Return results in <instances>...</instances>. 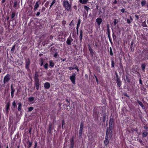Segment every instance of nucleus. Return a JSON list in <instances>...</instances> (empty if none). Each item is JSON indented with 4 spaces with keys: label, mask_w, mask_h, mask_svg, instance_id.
Here are the masks:
<instances>
[{
    "label": "nucleus",
    "mask_w": 148,
    "mask_h": 148,
    "mask_svg": "<svg viewBox=\"0 0 148 148\" xmlns=\"http://www.w3.org/2000/svg\"><path fill=\"white\" fill-rule=\"evenodd\" d=\"M62 5L66 10L70 11L71 8V4L67 0H64L62 2Z\"/></svg>",
    "instance_id": "obj_1"
},
{
    "label": "nucleus",
    "mask_w": 148,
    "mask_h": 148,
    "mask_svg": "<svg viewBox=\"0 0 148 148\" xmlns=\"http://www.w3.org/2000/svg\"><path fill=\"white\" fill-rule=\"evenodd\" d=\"M10 79V75L8 74L5 76L3 79V83L4 84H6L9 82Z\"/></svg>",
    "instance_id": "obj_2"
},
{
    "label": "nucleus",
    "mask_w": 148,
    "mask_h": 148,
    "mask_svg": "<svg viewBox=\"0 0 148 148\" xmlns=\"http://www.w3.org/2000/svg\"><path fill=\"white\" fill-rule=\"evenodd\" d=\"M35 85L36 89L37 90H38L39 89V88L40 85V82L37 76H36L35 78Z\"/></svg>",
    "instance_id": "obj_3"
},
{
    "label": "nucleus",
    "mask_w": 148,
    "mask_h": 148,
    "mask_svg": "<svg viewBox=\"0 0 148 148\" xmlns=\"http://www.w3.org/2000/svg\"><path fill=\"white\" fill-rule=\"evenodd\" d=\"M108 133V130H107L106 133V139L104 141V143L105 145L107 146L109 144Z\"/></svg>",
    "instance_id": "obj_4"
},
{
    "label": "nucleus",
    "mask_w": 148,
    "mask_h": 148,
    "mask_svg": "<svg viewBox=\"0 0 148 148\" xmlns=\"http://www.w3.org/2000/svg\"><path fill=\"white\" fill-rule=\"evenodd\" d=\"M25 68L27 69H29V66L30 65V61L29 59L28 58L27 59H26L25 60Z\"/></svg>",
    "instance_id": "obj_5"
},
{
    "label": "nucleus",
    "mask_w": 148,
    "mask_h": 148,
    "mask_svg": "<svg viewBox=\"0 0 148 148\" xmlns=\"http://www.w3.org/2000/svg\"><path fill=\"white\" fill-rule=\"evenodd\" d=\"M76 76V74L75 73H73L70 77V79L72 83L74 84L75 83V78Z\"/></svg>",
    "instance_id": "obj_6"
},
{
    "label": "nucleus",
    "mask_w": 148,
    "mask_h": 148,
    "mask_svg": "<svg viewBox=\"0 0 148 148\" xmlns=\"http://www.w3.org/2000/svg\"><path fill=\"white\" fill-rule=\"evenodd\" d=\"M116 76L117 77L116 79V83L117 84V85L118 87H120L121 86V84L120 79L118 77V75H116Z\"/></svg>",
    "instance_id": "obj_7"
},
{
    "label": "nucleus",
    "mask_w": 148,
    "mask_h": 148,
    "mask_svg": "<svg viewBox=\"0 0 148 148\" xmlns=\"http://www.w3.org/2000/svg\"><path fill=\"white\" fill-rule=\"evenodd\" d=\"M73 40V39L71 38H68L66 42L67 44L69 45H71V42Z\"/></svg>",
    "instance_id": "obj_8"
},
{
    "label": "nucleus",
    "mask_w": 148,
    "mask_h": 148,
    "mask_svg": "<svg viewBox=\"0 0 148 148\" xmlns=\"http://www.w3.org/2000/svg\"><path fill=\"white\" fill-rule=\"evenodd\" d=\"M96 22H97L98 25H100L102 22V19L100 18H97L96 20Z\"/></svg>",
    "instance_id": "obj_9"
},
{
    "label": "nucleus",
    "mask_w": 148,
    "mask_h": 148,
    "mask_svg": "<svg viewBox=\"0 0 148 148\" xmlns=\"http://www.w3.org/2000/svg\"><path fill=\"white\" fill-rule=\"evenodd\" d=\"M71 143V147L70 148H73L74 145V140L73 138H71L70 140Z\"/></svg>",
    "instance_id": "obj_10"
},
{
    "label": "nucleus",
    "mask_w": 148,
    "mask_h": 148,
    "mask_svg": "<svg viewBox=\"0 0 148 148\" xmlns=\"http://www.w3.org/2000/svg\"><path fill=\"white\" fill-rule=\"evenodd\" d=\"M44 86L46 89H48L50 87V84L48 82H46L45 83Z\"/></svg>",
    "instance_id": "obj_11"
},
{
    "label": "nucleus",
    "mask_w": 148,
    "mask_h": 148,
    "mask_svg": "<svg viewBox=\"0 0 148 148\" xmlns=\"http://www.w3.org/2000/svg\"><path fill=\"white\" fill-rule=\"evenodd\" d=\"M39 7V3L38 1L36 2L35 5L34 7V10H36Z\"/></svg>",
    "instance_id": "obj_12"
},
{
    "label": "nucleus",
    "mask_w": 148,
    "mask_h": 148,
    "mask_svg": "<svg viewBox=\"0 0 148 148\" xmlns=\"http://www.w3.org/2000/svg\"><path fill=\"white\" fill-rule=\"evenodd\" d=\"M88 1V0H79V2L83 4L86 3Z\"/></svg>",
    "instance_id": "obj_13"
},
{
    "label": "nucleus",
    "mask_w": 148,
    "mask_h": 148,
    "mask_svg": "<svg viewBox=\"0 0 148 148\" xmlns=\"http://www.w3.org/2000/svg\"><path fill=\"white\" fill-rule=\"evenodd\" d=\"M80 23H81V21L80 19H79L78 20V22L77 24V28H76L77 34L78 33V28L79 26Z\"/></svg>",
    "instance_id": "obj_14"
},
{
    "label": "nucleus",
    "mask_w": 148,
    "mask_h": 148,
    "mask_svg": "<svg viewBox=\"0 0 148 148\" xmlns=\"http://www.w3.org/2000/svg\"><path fill=\"white\" fill-rule=\"evenodd\" d=\"M112 119H110V122H109V126H110V129L111 130L112 129Z\"/></svg>",
    "instance_id": "obj_15"
},
{
    "label": "nucleus",
    "mask_w": 148,
    "mask_h": 148,
    "mask_svg": "<svg viewBox=\"0 0 148 148\" xmlns=\"http://www.w3.org/2000/svg\"><path fill=\"white\" fill-rule=\"evenodd\" d=\"M83 36V32L82 30H81L80 31V34L79 36L80 40L81 41H82V37Z\"/></svg>",
    "instance_id": "obj_16"
},
{
    "label": "nucleus",
    "mask_w": 148,
    "mask_h": 148,
    "mask_svg": "<svg viewBox=\"0 0 148 148\" xmlns=\"http://www.w3.org/2000/svg\"><path fill=\"white\" fill-rule=\"evenodd\" d=\"M49 65L51 67H53L54 66V63L52 62V60H50L49 61Z\"/></svg>",
    "instance_id": "obj_17"
},
{
    "label": "nucleus",
    "mask_w": 148,
    "mask_h": 148,
    "mask_svg": "<svg viewBox=\"0 0 148 148\" xmlns=\"http://www.w3.org/2000/svg\"><path fill=\"white\" fill-rule=\"evenodd\" d=\"M146 65L145 64H142L141 65V68L143 71H145V68Z\"/></svg>",
    "instance_id": "obj_18"
},
{
    "label": "nucleus",
    "mask_w": 148,
    "mask_h": 148,
    "mask_svg": "<svg viewBox=\"0 0 148 148\" xmlns=\"http://www.w3.org/2000/svg\"><path fill=\"white\" fill-rule=\"evenodd\" d=\"M52 124L50 123L49 125V130L48 132L49 133H50L51 130V127H52Z\"/></svg>",
    "instance_id": "obj_19"
},
{
    "label": "nucleus",
    "mask_w": 148,
    "mask_h": 148,
    "mask_svg": "<svg viewBox=\"0 0 148 148\" xmlns=\"http://www.w3.org/2000/svg\"><path fill=\"white\" fill-rule=\"evenodd\" d=\"M22 106V104L21 103H18V111H20L21 110V107Z\"/></svg>",
    "instance_id": "obj_20"
},
{
    "label": "nucleus",
    "mask_w": 148,
    "mask_h": 148,
    "mask_svg": "<svg viewBox=\"0 0 148 148\" xmlns=\"http://www.w3.org/2000/svg\"><path fill=\"white\" fill-rule=\"evenodd\" d=\"M148 133L147 132H144L143 133V137H146L148 135Z\"/></svg>",
    "instance_id": "obj_21"
},
{
    "label": "nucleus",
    "mask_w": 148,
    "mask_h": 148,
    "mask_svg": "<svg viewBox=\"0 0 148 148\" xmlns=\"http://www.w3.org/2000/svg\"><path fill=\"white\" fill-rule=\"evenodd\" d=\"M11 93H14L15 91L12 85L11 86Z\"/></svg>",
    "instance_id": "obj_22"
},
{
    "label": "nucleus",
    "mask_w": 148,
    "mask_h": 148,
    "mask_svg": "<svg viewBox=\"0 0 148 148\" xmlns=\"http://www.w3.org/2000/svg\"><path fill=\"white\" fill-rule=\"evenodd\" d=\"M15 45H14L12 47V48L11 49V53H13L14 52V51L15 50Z\"/></svg>",
    "instance_id": "obj_23"
},
{
    "label": "nucleus",
    "mask_w": 148,
    "mask_h": 148,
    "mask_svg": "<svg viewBox=\"0 0 148 148\" xmlns=\"http://www.w3.org/2000/svg\"><path fill=\"white\" fill-rule=\"evenodd\" d=\"M10 106V103L8 102L6 106V110L7 112Z\"/></svg>",
    "instance_id": "obj_24"
},
{
    "label": "nucleus",
    "mask_w": 148,
    "mask_h": 148,
    "mask_svg": "<svg viewBox=\"0 0 148 148\" xmlns=\"http://www.w3.org/2000/svg\"><path fill=\"white\" fill-rule=\"evenodd\" d=\"M34 99V97H30L29 98L28 100L30 102H32L33 101Z\"/></svg>",
    "instance_id": "obj_25"
},
{
    "label": "nucleus",
    "mask_w": 148,
    "mask_h": 148,
    "mask_svg": "<svg viewBox=\"0 0 148 148\" xmlns=\"http://www.w3.org/2000/svg\"><path fill=\"white\" fill-rule=\"evenodd\" d=\"M138 103L142 108L143 107V106L142 102H140L139 100H138Z\"/></svg>",
    "instance_id": "obj_26"
},
{
    "label": "nucleus",
    "mask_w": 148,
    "mask_h": 148,
    "mask_svg": "<svg viewBox=\"0 0 148 148\" xmlns=\"http://www.w3.org/2000/svg\"><path fill=\"white\" fill-rule=\"evenodd\" d=\"M56 0H53V1L52 2V3H51L50 6L49 8V9H50L51 7L53 5V4L56 3Z\"/></svg>",
    "instance_id": "obj_27"
},
{
    "label": "nucleus",
    "mask_w": 148,
    "mask_h": 148,
    "mask_svg": "<svg viewBox=\"0 0 148 148\" xmlns=\"http://www.w3.org/2000/svg\"><path fill=\"white\" fill-rule=\"evenodd\" d=\"M141 5L142 6L144 5L146 3V1L145 0H143L141 1Z\"/></svg>",
    "instance_id": "obj_28"
},
{
    "label": "nucleus",
    "mask_w": 148,
    "mask_h": 148,
    "mask_svg": "<svg viewBox=\"0 0 148 148\" xmlns=\"http://www.w3.org/2000/svg\"><path fill=\"white\" fill-rule=\"evenodd\" d=\"M83 126L84 125L83 123H81L80 125L79 130H82L83 129Z\"/></svg>",
    "instance_id": "obj_29"
},
{
    "label": "nucleus",
    "mask_w": 148,
    "mask_h": 148,
    "mask_svg": "<svg viewBox=\"0 0 148 148\" xmlns=\"http://www.w3.org/2000/svg\"><path fill=\"white\" fill-rule=\"evenodd\" d=\"M84 8L87 11L90 9L86 5L84 6Z\"/></svg>",
    "instance_id": "obj_30"
},
{
    "label": "nucleus",
    "mask_w": 148,
    "mask_h": 148,
    "mask_svg": "<svg viewBox=\"0 0 148 148\" xmlns=\"http://www.w3.org/2000/svg\"><path fill=\"white\" fill-rule=\"evenodd\" d=\"M28 143H29V144L28 145V146L29 148L32 146V143L30 141H29Z\"/></svg>",
    "instance_id": "obj_31"
},
{
    "label": "nucleus",
    "mask_w": 148,
    "mask_h": 148,
    "mask_svg": "<svg viewBox=\"0 0 148 148\" xmlns=\"http://www.w3.org/2000/svg\"><path fill=\"white\" fill-rule=\"evenodd\" d=\"M49 2L47 1L46 3L45 4V6L46 7H48L49 5Z\"/></svg>",
    "instance_id": "obj_32"
},
{
    "label": "nucleus",
    "mask_w": 148,
    "mask_h": 148,
    "mask_svg": "<svg viewBox=\"0 0 148 148\" xmlns=\"http://www.w3.org/2000/svg\"><path fill=\"white\" fill-rule=\"evenodd\" d=\"M34 109L33 107H30L28 108V111L29 112L32 111Z\"/></svg>",
    "instance_id": "obj_33"
},
{
    "label": "nucleus",
    "mask_w": 148,
    "mask_h": 148,
    "mask_svg": "<svg viewBox=\"0 0 148 148\" xmlns=\"http://www.w3.org/2000/svg\"><path fill=\"white\" fill-rule=\"evenodd\" d=\"M110 55L111 56H112L113 55V53H112V49H111V47L110 48Z\"/></svg>",
    "instance_id": "obj_34"
},
{
    "label": "nucleus",
    "mask_w": 148,
    "mask_h": 148,
    "mask_svg": "<svg viewBox=\"0 0 148 148\" xmlns=\"http://www.w3.org/2000/svg\"><path fill=\"white\" fill-rule=\"evenodd\" d=\"M16 106V103L15 101H14L12 103V107H13L14 108H15Z\"/></svg>",
    "instance_id": "obj_35"
},
{
    "label": "nucleus",
    "mask_w": 148,
    "mask_h": 148,
    "mask_svg": "<svg viewBox=\"0 0 148 148\" xmlns=\"http://www.w3.org/2000/svg\"><path fill=\"white\" fill-rule=\"evenodd\" d=\"M48 67V64L47 63H46L44 66V68L46 69H47Z\"/></svg>",
    "instance_id": "obj_36"
},
{
    "label": "nucleus",
    "mask_w": 148,
    "mask_h": 148,
    "mask_svg": "<svg viewBox=\"0 0 148 148\" xmlns=\"http://www.w3.org/2000/svg\"><path fill=\"white\" fill-rule=\"evenodd\" d=\"M114 63L113 60H112L111 61V65L112 67H114Z\"/></svg>",
    "instance_id": "obj_37"
},
{
    "label": "nucleus",
    "mask_w": 148,
    "mask_h": 148,
    "mask_svg": "<svg viewBox=\"0 0 148 148\" xmlns=\"http://www.w3.org/2000/svg\"><path fill=\"white\" fill-rule=\"evenodd\" d=\"M82 130H79V135L80 136H81L82 133Z\"/></svg>",
    "instance_id": "obj_38"
},
{
    "label": "nucleus",
    "mask_w": 148,
    "mask_h": 148,
    "mask_svg": "<svg viewBox=\"0 0 148 148\" xmlns=\"http://www.w3.org/2000/svg\"><path fill=\"white\" fill-rule=\"evenodd\" d=\"M43 60H41L40 61V66H42L43 65Z\"/></svg>",
    "instance_id": "obj_39"
},
{
    "label": "nucleus",
    "mask_w": 148,
    "mask_h": 148,
    "mask_svg": "<svg viewBox=\"0 0 148 148\" xmlns=\"http://www.w3.org/2000/svg\"><path fill=\"white\" fill-rule=\"evenodd\" d=\"M114 25H115L116 24L117 22L116 20V19H114Z\"/></svg>",
    "instance_id": "obj_40"
},
{
    "label": "nucleus",
    "mask_w": 148,
    "mask_h": 148,
    "mask_svg": "<svg viewBox=\"0 0 148 148\" xmlns=\"http://www.w3.org/2000/svg\"><path fill=\"white\" fill-rule=\"evenodd\" d=\"M89 49L90 50V53H92L93 52L92 50V49H91L90 48H89Z\"/></svg>",
    "instance_id": "obj_41"
},
{
    "label": "nucleus",
    "mask_w": 148,
    "mask_h": 148,
    "mask_svg": "<svg viewBox=\"0 0 148 148\" xmlns=\"http://www.w3.org/2000/svg\"><path fill=\"white\" fill-rule=\"evenodd\" d=\"M68 69L69 70H71L74 69V68L72 67H71L68 68Z\"/></svg>",
    "instance_id": "obj_42"
},
{
    "label": "nucleus",
    "mask_w": 148,
    "mask_h": 148,
    "mask_svg": "<svg viewBox=\"0 0 148 148\" xmlns=\"http://www.w3.org/2000/svg\"><path fill=\"white\" fill-rule=\"evenodd\" d=\"M37 142L35 141V146H34V148H36L37 146Z\"/></svg>",
    "instance_id": "obj_43"
},
{
    "label": "nucleus",
    "mask_w": 148,
    "mask_h": 148,
    "mask_svg": "<svg viewBox=\"0 0 148 148\" xmlns=\"http://www.w3.org/2000/svg\"><path fill=\"white\" fill-rule=\"evenodd\" d=\"M14 16H15V14L14 13H13L12 14V16H11L12 18H13L14 17Z\"/></svg>",
    "instance_id": "obj_44"
},
{
    "label": "nucleus",
    "mask_w": 148,
    "mask_h": 148,
    "mask_svg": "<svg viewBox=\"0 0 148 148\" xmlns=\"http://www.w3.org/2000/svg\"><path fill=\"white\" fill-rule=\"evenodd\" d=\"M127 22L128 24H130V21L129 19H127Z\"/></svg>",
    "instance_id": "obj_45"
},
{
    "label": "nucleus",
    "mask_w": 148,
    "mask_h": 148,
    "mask_svg": "<svg viewBox=\"0 0 148 148\" xmlns=\"http://www.w3.org/2000/svg\"><path fill=\"white\" fill-rule=\"evenodd\" d=\"M37 76V77H38V74L37 73V72L35 74V76L34 77V79H35V78Z\"/></svg>",
    "instance_id": "obj_46"
},
{
    "label": "nucleus",
    "mask_w": 148,
    "mask_h": 148,
    "mask_svg": "<svg viewBox=\"0 0 148 148\" xmlns=\"http://www.w3.org/2000/svg\"><path fill=\"white\" fill-rule=\"evenodd\" d=\"M40 12H37V14H36V15L37 16H39L40 15Z\"/></svg>",
    "instance_id": "obj_47"
},
{
    "label": "nucleus",
    "mask_w": 148,
    "mask_h": 148,
    "mask_svg": "<svg viewBox=\"0 0 148 148\" xmlns=\"http://www.w3.org/2000/svg\"><path fill=\"white\" fill-rule=\"evenodd\" d=\"M136 18L137 19H138L139 18V16L138 15H136L135 16Z\"/></svg>",
    "instance_id": "obj_48"
},
{
    "label": "nucleus",
    "mask_w": 148,
    "mask_h": 148,
    "mask_svg": "<svg viewBox=\"0 0 148 148\" xmlns=\"http://www.w3.org/2000/svg\"><path fill=\"white\" fill-rule=\"evenodd\" d=\"M125 11V9L124 8H123L121 10V12H124Z\"/></svg>",
    "instance_id": "obj_49"
},
{
    "label": "nucleus",
    "mask_w": 148,
    "mask_h": 148,
    "mask_svg": "<svg viewBox=\"0 0 148 148\" xmlns=\"http://www.w3.org/2000/svg\"><path fill=\"white\" fill-rule=\"evenodd\" d=\"M95 77L96 80V81H97V82L98 83V81L97 78L96 76H95Z\"/></svg>",
    "instance_id": "obj_50"
},
{
    "label": "nucleus",
    "mask_w": 148,
    "mask_h": 148,
    "mask_svg": "<svg viewBox=\"0 0 148 148\" xmlns=\"http://www.w3.org/2000/svg\"><path fill=\"white\" fill-rule=\"evenodd\" d=\"M64 123V120H63L62 121V128H63V127Z\"/></svg>",
    "instance_id": "obj_51"
},
{
    "label": "nucleus",
    "mask_w": 148,
    "mask_h": 148,
    "mask_svg": "<svg viewBox=\"0 0 148 148\" xmlns=\"http://www.w3.org/2000/svg\"><path fill=\"white\" fill-rule=\"evenodd\" d=\"M58 56V54L57 53H55L54 55V57H56Z\"/></svg>",
    "instance_id": "obj_52"
},
{
    "label": "nucleus",
    "mask_w": 148,
    "mask_h": 148,
    "mask_svg": "<svg viewBox=\"0 0 148 148\" xmlns=\"http://www.w3.org/2000/svg\"><path fill=\"white\" fill-rule=\"evenodd\" d=\"M74 69H76L77 70V71H79V69H78V67H77V66H76V67H75V68H74Z\"/></svg>",
    "instance_id": "obj_53"
},
{
    "label": "nucleus",
    "mask_w": 148,
    "mask_h": 148,
    "mask_svg": "<svg viewBox=\"0 0 148 148\" xmlns=\"http://www.w3.org/2000/svg\"><path fill=\"white\" fill-rule=\"evenodd\" d=\"M144 128L146 130H148V127L146 126H145Z\"/></svg>",
    "instance_id": "obj_54"
},
{
    "label": "nucleus",
    "mask_w": 148,
    "mask_h": 148,
    "mask_svg": "<svg viewBox=\"0 0 148 148\" xmlns=\"http://www.w3.org/2000/svg\"><path fill=\"white\" fill-rule=\"evenodd\" d=\"M113 3L114 4H116L117 3V1L116 0H115L114 2Z\"/></svg>",
    "instance_id": "obj_55"
},
{
    "label": "nucleus",
    "mask_w": 148,
    "mask_h": 148,
    "mask_svg": "<svg viewBox=\"0 0 148 148\" xmlns=\"http://www.w3.org/2000/svg\"><path fill=\"white\" fill-rule=\"evenodd\" d=\"M62 23L63 24H65L66 23V21H62Z\"/></svg>",
    "instance_id": "obj_56"
},
{
    "label": "nucleus",
    "mask_w": 148,
    "mask_h": 148,
    "mask_svg": "<svg viewBox=\"0 0 148 148\" xmlns=\"http://www.w3.org/2000/svg\"><path fill=\"white\" fill-rule=\"evenodd\" d=\"M45 8H42V11L43 12V11H44L45 10Z\"/></svg>",
    "instance_id": "obj_57"
},
{
    "label": "nucleus",
    "mask_w": 148,
    "mask_h": 148,
    "mask_svg": "<svg viewBox=\"0 0 148 148\" xmlns=\"http://www.w3.org/2000/svg\"><path fill=\"white\" fill-rule=\"evenodd\" d=\"M11 95L12 97H14V93H11Z\"/></svg>",
    "instance_id": "obj_58"
},
{
    "label": "nucleus",
    "mask_w": 148,
    "mask_h": 148,
    "mask_svg": "<svg viewBox=\"0 0 148 148\" xmlns=\"http://www.w3.org/2000/svg\"><path fill=\"white\" fill-rule=\"evenodd\" d=\"M139 82L140 84H142V82L141 79L139 80Z\"/></svg>",
    "instance_id": "obj_59"
},
{
    "label": "nucleus",
    "mask_w": 148,
    "mask_h": 148,
    "mask_svg": "<svg viewBox=\"0 0 148 148\" xmlns=\"http://www.w3.org/2000/svg\"><path fill=\"white\" fill-rule=\"evenodd\" d=\"M16 6V4H14V7L15 8Z\"/></svg>",
    "instance_id": "obj_60"
},
{
    "label": "nucleus",
    "mask_w": 148,
    "mask_h": 148,
    "mask_svg": "<svg viewBox=\"0 0 148 148\" xmlns=\"http://www.w3.org/2000/svg\"><path fill=\"white\" fill-rule=\"evenodd\" d=\"M5 1V0H2V3H4Z\"/></svg>",
    "instance_id": "obj_61"
},
{
    "label": "nucleus",
    "mask_w": 148,
    "mask_h": 148,
    "mask_svg": "<svg viewBox=\"0 0 148 148\" xmlns=\"http://www.w3.org/2000/svg\"><path fill=\"white\" fill-rule=\"evenodd\" d=\"M130 18L132 20V19L131 16H130Z\"/></svg>",
    "instance_id": "obj_62"
},
{
    "label": "nucleus",
    "mask_w": 148,
    "mask_h": 148,
    "mask_svg": "<svg viewBox=\"0 0 148 148\" xmlns=\"http://www.w3.org/2000/svg\"><path fill=\"white\" fill-rule=\"evenodd\" d=\"M127 82H130V80L129 79H128L127 80Z\"/></svg>",
    "instance_id": "obj_63"
},
{
    "label": "nucleus",
    "mask_w": 148,
    "mask_h": 148,
    "mask_svg": "<svg viewBox=\"0 0 148 148\" xmlns=\"http://www.w3.org/2000/svg\"><path fill=\"white\" fill-rule=\"evenodd\" d=\"M6 148H8V146H7V147Z\"/></svg>",
    "instance_id": "obj_64"
}]
</instances>
